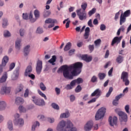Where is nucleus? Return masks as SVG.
<instances>
[{
  "mask_svg": "<svg viewBox=\"0 0 131 131\" xmlns=\"http://www.w3.org/2000/svg\"><path fill=\"white\" fill-rule=\"evenodd\" d=\"M82 68V63L78 62L70 66H62L61 68L58 69V73L62 71L64 78L72 80L74 76H77L78 74H80Z\"/></svg>",
  "mask_w": 131,
  "mask_h": 131,
  "instance_id": "1",
  "label": "nucleus"
},
{
  "mask_svg": "<svg viewBox=\"0 0 131 131\" xmlns=\"http://www.w3.org/2000/svg\"><path fill=\"white\" fill-rule=\"evenodd\" d=\"M105 113H106L105 108L101 107L98 110L95 115V120H100V119H102V118L105 116Z\"/></svg>",
  "mask_w": 131,
  "mask_h": 131,
  "instance_id": "2",
  "label": "nucleus"
},
{
  "mask_svg": "<svg viewBox=\"0 0 131 131\" xmlns=\"http://www.w3.org/2000/svg\"><path fill=\"white\" fill-rule=\"evenodd\" d=\"M105 113H106L105 108L101 107L98 110L95 115V120H100V119H102V118L105 116Z\"/></svg>",
  "mask_w": 131,
  "mask_h": 131,
  "instance_id": "3",
  "label": "nucleus"
},
{
  "mask_svg": "<svg viewBox=\"0 0 131 131\" xmlns=\"http://www.w3.org/2000/svg\"><path fill=\"white\" fill-rule=\"evenodd\" d=\"M34 15L35 16V18H33V15L32 12H30L29 13V20L31 23H34L38 18L40 17L39 11L38 10H35L34 11Z\"/></svg>",
  "mask_w": 131,
  "mask_h": 131,
  "instance_id": "4",
  "label": "nucleus"
},
{
  "mask_svg": "<svg viewBox=\"0 0 131 131\" xmlns=\"http://www.w3.org/2000/svg\"><path fill=\"white\" fill-rule=\"evenodd\" d=\"M32 101L35 105H37L38 106H45L46 105V102H45L43 99H39L36 96H32Z\"/></svg>",
  "mask_w": 131,
  "mask_h": 131,
  "instance_id": "5",
  "label": "nucleus"
},
{
  "mask_svg": "<svg viewBox=\"0 0 131 131\" xmlns=\"http://www.w3.org/2000/svg\"><path fill=\"white\" fill-rule=\"evenodd\" d=\"M121 79H122L123 82H124L125 85L129 84V80H128V73L126 72H123L121 75Z\"/></svg>",
  "mask_w": 131,
  "mask_h": 131,
  "instance_id": "6",
  "label": "nucleus"
},
{
  "mask_svg": "<svg viewBox=\"0 0 131 131\" xmlns=\"http://www.w3.org/2000/svg\"><path fill=\"white\" fill-rule=\"evenodd\" d=\"M76 12L78 17H79V19L81 21H83V20H86V18H88L86 16V11H83L82 10H77Z\"/></svg>",
  "mask_w": 131,
  "mask_h": 131,
  "instance_id": "7",
  "label": "nucleus"
},
{
  "mask_svg": "<svg viewBox=\"0 0 131 131\" xmlns=\"http://www.w3.org/2000/svg\"><path fill=\"white\" fill-rule=\"evenodd\" d=\"M8 62L9 57H8L7 56H4L2 59V64H0V75L3 73L4 67H6V65H7V63H8Z\"/></svg>",
  "mask_w": 131,
  "mask_h": 131,
  "instance_id": "8",
  "label": "nucleus"
},
{
  "mask_svg": "<svg viewBox=\"0 0 131 131\" xmlns=\"http://www.w3.org/2000/svg\"><path fill=\"white\" fill-rule=\"evenodd\" d=\"M1 95H10L11 93L10 87L7 86V85L2 86L0 92Z\"/></svg>",
  "mask_w": 131,
  "mask_h": 131,
  "instance_id": "9",
  "label": "nucleus"
},
{
  "mask_svg": "<svg viewBox=\"0 0 131 131\" xmlns=\"http://www.w3.org/2000/svg\"><path fill=\"white\" fill-rule=\"evenodd\" d=\"M42 70V61L38 60L37 61L36 66V71L37 74H40L41 71Z\"/></svg>",
  "mask_w": 131,
  "mask_h": 131,
  "instance_id": "10",
  "label": "nucleus"
},
{
  "mask_svg": "<svg viewBox=\"0 0 131 131\" xmlns=\"http://www.w3.org/2000/svg\"><path fill=\"white\" fill-rule=\"evenodd\" d=\"M118 114L121 121H124V122H127V115L125 113L120 111L118 112Z\"/></svg>",
  "mask_w": 131,
  "mask_h": 131,
  "instance_id": "11",
  "label": "nucleus"
},
{
  "mask_svg": "<svg viewBox=\"0 0 131 131\" xmlns=\"http://www.w3.org/2000/svg\"><path fill=\"white\" fill-rule=\"evenodd\" d=\"M14 124L16 126H18V127H22L24 125V120L22 118L14 119Z\"/></svg>",
  "mask_w": 131,
  "mask_h": 131,
  "instance_id": "12",
  "label": "nucleus"
},
{
  "mask_svg": "<svg viewBox=\"0 0 131 131\" xmlns=\"http://www.w3.org/2000/svg\"><path fill=\"white\" fill-rule=\"evenodd\" d=\"M66 126V121L61 120L57 125L56 127V130L62 131L64 130V127Z\"/></svg>",
  "mask_w": 131,
  "mask_h": 131,
  "instance_id": "13",
  "label": "nucleus"
},
{
  "mask_svg": "<svg viewBox=\"0 0 131 131\" xmlns=\"http://www.w3.org/2000/svg\"><path fill=\"white\" fill-rule=\"evenodd\" d=\"M91 97H96L98 99V98H100L102 96V91L100 89H97L91 94Z\"/></svg>",
  "mask_w": 131,
  "mask_h": 131,
  "instance_id": "14",
  "label": "nucleus"
},
{
  "mask_svg": "<svg viewBox=\"0 0 131 131\" xmlns=\"http://www.w3.org/2000/svg\"><path fill=\"white\" fill-rule=\"evenodd\" d=\"M94 126V122L93 121L90 120L86 123L84 125V130L85 131H90L92 129V127Z\"/></svg>",
  "mask_w": 131,
  "mask_h": 131,
  "instance_id": "15",
  "label": "nucleus"
},
{
  "mask_svg": "<svg viewBox=\"0 0 131 131\" xmlns=\"http://www.w3.org/2000/svg\"><path fill=\"white\" fill-rule=\"evenodd\" d=\"M108 122L111 126H113L117 123V117H114V118H112V117H110L108 118Z\"/></svg>",
  "mask_w": 131,
  "mask_h": 131,
  "instance_id": "16",
  "label": "nucleus"
},
{
  "mask_svg": "<svg viewBox=\"0 0 131 131\" xmlns=\"http://www.w3.org/2000/svg\"><path fill=\"white\" fill-rule=\"evenodd\" d=\"M122 38V36L115 37L112 41L111 46H114V45H115V43H116L117 45H118V43L120 42Z\"/></svg>",
  "mask_w": 131,
  "mask_h": 131,
  "instance_id": "17",
  "label": "nucleus"
},
{
  "mask_svg": "<svg viewBox=\"0 0 131 131\" xmlns=\"http://www.w3.org/2000/svg\"><path fill=\"white\" fill-rule=\"evenodd\" d=\"M76 83V82L75 81V80H72L70 84H68L66 85L65 87L66 90H67L68 91L69 90H72L73 89V87L75 86V84Z\"/></svg>",
  "mask_w": 131,
  "mask_h": 131,
  "instance_id": "18",
  "label": "nucleus"
},
{
  "mask_svg": "<svg viewBox=\"0 0 131 131\" xmlns=\"http://www.w3.org/2000/svg\"><path fill=\"white\" fill-rule=\"evenodd\" d=\"M24 103V99L20 97H17L15 99L14 104L15 105H21V104H23Z\"/></svg>",
  "mask_w": 131,
  "mask_h": 131,
  "instance_id": "19",
  "label": "nucleus"
},
{
  "mask_svg": "<svg viewBox=\"0 0 131 131\" xmlns=\"http://www.w3.org/2000/svg\"><path fill=\"white\" fill-rule=\"evenodd\" d=\"M81 58L84 61H85L87 63H89V62H91L92 60L93 59V57L92 56H89L88 55H83L81 56Z\"/></svg>",
  "mask_w": 131,
  "mask_h": 131,
  "instance_id": "20",
  "label": "nucleus"
},
{
  "mask_svg": "<svg viewBox=\"0 0 131 131\" xmlns=\"http://www.w3.org/2000/svg\"><path fill=\"white\" fill-rule=\"evenodd\" d=\"M21 41H22L21 38H17L15 41V49L18 50V51L20 50V49H21Z\"/></svg>",
  "mask_w": 131,
  "mask_h": 131,
  "instance_id": "21",
  "label": "nucleus"
},
{
  "mask_svg": "<svg viewBox=\"0 0 131 131\" xmlns=\"http://www.w3.org/2000/svg\"><path fill=\"white\" fill-rule=\"evenodd\" d=\"M90 32H91V29L90 27H86L85 29V33L83 35L84 39H88V38H89V36H90Z\"/></svg>",
  "mask_w": 131,
  "mask_h": 131,
  "instance_id": "22",
  "label": "nucleus"
},
{
  "mask_svg": "<svg viewBox=\"0 0 131 131\" xmlns=\"http://www.w3.org/2000/svg\"><path fill=\"white\" fill-rule=\"evenodd\" d=\"M7 108V102L5 101H0V111H4Z\"/></svg>",
  "mask_w": 131,
  "mask_h": 131,
  "instance_id": "23",
  "label": "nucleus"
},
{
  "mask_svg": "<svg viewBox=\"0 0 131 131\" xmlns=\"http://www.w3.org/2000/svg\"><path fill=\"white\" fill-rule=\"evenodd\" d=\"M32 72V67L31 66H29L27 67V69H26L25 72V76H28L30 73Z\"/></svg>",
  "mask_w": 131,
  "mask_h": 131,
  "instance_id": "24",
  "label": "nucleus"
},
{
  "mask_svg": "<svg viewBox=\"0 0 131 131\" xmlns=\"http://www.w3.org/2000/svg\"><path fill=\"white\" fill-rule=\"evenodd\" d=\"M19 77V71L16 70L14 72L13 75L11 77L12 80H16Z\"/></svg>",
  "mask_w": 131,
  "mask_h": 131,
  "instance_id": "25",
  "label": "nucleus"
},
{
  "mask_svg": "<svg viewBox=\"0 0 131 131\" xmlns=\"http://www.w3.org/2000/svg\"><path fill=\"white\" fill-rule=\"evenodd\" d=\"M23 89H24V86L23 85L21 84L18 85L15 90V94H18V93L23 92Z\"/></svg>",
  "mask_w": 131,
  "mask_h": 131,
  "instance_id": "26",
  "label": "nucleus"
},
{
  "mask_svg": "<svg viewBox=\"0 0 131 131\" xmlns=\"http://www.w3.org/2000/svg\"><path fill=\"white\" fill-rule=\"evenodd\" d=\"M66 128H72L73 127H74L73 126V123H72V122L71 121L69 120H68L66 122Z\"/></svg>",
  "mask_w": 131,
  "mask_h": 131,
  "instance_id": "27",
  "label": "nucleus"
},
{
  "mask_svg": "<svg viewBox=\"0 0 131 131\" xmlns=\"http://www.w3.org/2000/svg\"><path fill=\"white\" fill-rule=\"evenodd\" d=\"M7 78H8V74L7 72H5L0 78V83H3V82H5L7 81Z\"/></svg>",
  "mask_w": 131,
  "mask_h": 131,
  "instance_id": "28",
  "label": "nucleus"
},
{
  "mask_svg": "<svg viewBox=\"0 0 131 131\" xmlns=\"http://www.w3.org/2000/svg\"><path fill=\"white\" fill-rule=\"evenodd\" d=\"M126 21V17L125 16H124L122 15V13H121L120 16V25H122L123 23H125Z\"/></svg>",
  "mask_w": 131,
  "mask_h": 131,
  "instance_id": "29",
  "label": "nucleus"
},
{
  "mask_svg": "<svg viewBox=\"0 0 131 131\" xmlns=\"http://www.w3.org/2000/svg\"><path fill=\"white\" fill-rule=\"evenodd\" d=\"M7 127L8 129L10 131H12L13 130V129H14L13 126V121L12 120L8 121L7 123Z\"/></svg>",
  "mask_w": 131,
  "mask_h": 131,
  "instance_id": "30",
  "label": "nucleus"
},
{
  "mask_svg": "<svg viewBox=\"0 0 131 131\" xmlns=\"http://www.w3.org/2000/svg\"><path fill=\"white\" fill-rule=\"evenodd\" d=\"M123 56L121 55H118L116 59V61L118 64H121L123 62Z\"/></svg>",
  "mask_w": 131,
  "mask_h": 131,
  "instance_id": "31",
  "label": "nucleus"
},
{
  "mask_svg": "<svg viewBox=\"0 0 131 131\" xmlns=\"http://www.w3.org/2000/svg\"><path fill=\"white\" fill-rule=\"evenodd\" d=\"M57 59V57L55 55L52 56V57L51 59H50L48 62L49 63H50V64H52V65H55V62H56V60Z\"/></svg>",
  "mask_w": 131,
  "mask_h": 131,
  "instance_id": "32",
  "label": "nucleus"
},
{
  "mask_svg": "<svg viewBox=\"0 0 131 131\" xmlns=\"http://www.w3.org/2000/svg\"><path fill=\"white\" fill-rule=\"evenodd\" d=\"M30 48V46L27 45L25 47L24 49V56H28V54H29V48Z\"/></svg>",
  "mask_w": 131,
  "mask_h": 131,
  "instance_id": "33",
  "label": "nucleus"
},
{
  "mask_svg": "<svg viewBox=\"0 0 131 131\" xmlns=\"http://www.w3.org/2000/svg\"><path fill=\"white\" fill-rule=\"evenodd\" d=\"M81 7V8L78 9V10L83 11L84 12H85V10H86V8L88 7V4L82 3Z\"/></svg>",
  "mask_w": 131,
  "mask_h": 131,
  "instance_id": "34",
  "label": "nucleus"
},
{
  "mask_svg": "<svg viewBox=\"0 0 131 131\" xmlns=\"http://www.w3.org/2000/svg\"><path fill=\"white\" fill-rule=\"evenodd\" d=\"M71 46H72L71 42H68L64 47V51L65 52L67 51H69V50L71 49Z\"/></svg>",
  "mask_w": 131,
  "mask_h": 131,
  "instance_id": "35",
  "label": "nucleus"
},
{
  "mask_svg": "<svg viewBox=\"0 0 131 131\" xmlns=\"http://www.w3.org/2000/svg\"><path fill=\"white\" fill-rule=\"evenodd\" d=\"M39 125H40L39 122L36 121V122H34V123L32 126V130H33V131L35 130V128H36V127H37V126H39Z\"/></svg>",
  "mask_w": 131,
  "mask_h": 131,
  "instance_id": "36",
  "label": "nucleus"
},
{
  "mask_svg": "<svg viewBox=\"0 0 131 131\" xmlns=\"http://www.w3.org/2000/svg\"><path fill=\"white\" fill-rule=\"evenodd\" d=\"M69 116H70V114L68 112H67L61 114L60 117V118H68Z\"/></svg>",
  "mask_w": 131,
  "mask_h": 131,
  "instance_id": "37",
  "label": "nucleus"
},
{
  "mask_svg": "<svg viewBox=\"0 0 131 131\" xmlns=\"http://www.w3.org/2000/svg\"><path fill=\"white\" fill-rule=\"evenodd\" d=\"M98 77L100 80H103L106 77V74L99 73L98 74Z\"/></svg>",
  "mask_w": 131,
  "mask_h": 131,
  "instance_id": "38",
  "label": "nucleus"
},
{
  "mask_svg": "<svg viewBox=\"0 0 131 131\" xmlns=\"http://www.w3.org/2000/svg\"><path fill=\"white\" fill-rule=\"evenodd\" d=\"M56 20L52 18H48L45 20V24H50L51 23H55Z\"/></svg>",
  "mask_w": 131,
  "mask_h": 131,
  "instance_id": "39",
  "label": "nucleus"
},
{
  "mask_svg": "<svg viewBox=\"0 0 131 131\" xmlns=\"http://www.w3.org/2000/svg\"><path fill=\"white\" fill-rule=\"evenodd\" d=\"M122 15L126 18V17H129L130 16V10H127L122 13Z\"/></svg>",
  "mask_w": 131,
  "mask_h": 131,
  "instance_id": "40",
  "label": "nucleus"
},
{
  "mask_svg": "<svg viewBox=\"0 0 131 131\" xmlns=\"http://www.w3.org/2000/svg\"><path fill=\"white\" fill-rule=\"evenodd\" d=\"M96 8H93L91 10H90L88 12V15L89 17H91L92 15H94V14L96 13Z\"/></svg>",
  "mask_w": 131,
  "mask_h": 131,
  "instance_id": "41",
  "label": "nucleus"
},
{
  "mask_svg": "<svg viewBox=\"0 0 131 131\" xmlns=\"http://www.w3.org/2000/svg\"><path fill=\"white\" fill-rule=\"evenodd\" d=\"M112 92H113V88L110 87L109 88L108 92L106 94V98H109V97L110 96V95H111V93H112Z\"/></svg>",
  "mask_w": 131,
  "mask_h": 131,
  "instance_id": "42",
  "label": "nucleus"
},
{
  "mask_svg": "<svg viewBox=\"0 0 131 131\" xmlns=\"http://www.w3.org/2000/svg\"><path fill=\"white\" fill-rule=\"evenodd\" d=\"M40 89L41 90V91H46L47 90V87L45 85V84L43 82H41L39 85Z\"/></svg>",
  "mask_w": 131,
  "mask_h": 131,
  "instance_id": "43",
  "label": "nucleus"
},
{
  "mask_svg": "<svg viewBox=\"0 0 131 131\" xmlns=\"http://www.w3.org/2000/svg\"><path fill=\"white\" fill-rule=\"evenodd\" d=\"M76 81V83L77 84H80V83H82L83 82V80L81 78H78L77 79H75Z\"/></svg>",
  "mask_w": 131,
  "mask_h": 131,
  "instance_id": "44",
  "label": "nucleus"
},
{
  "mask_svg": "<svg viewBox=\"0 0 131 131\" xmlns=\"http://www.w3.org/2000/svg\"><path fill=\"white\" fill-rule=\"evenodd\" d=\"M38 93L39 95H40V96L44 98L45 100H47L48 98H47V96H46V94H43V93H42L40 90H38Z\"/></svg>",
  "mask_w": 131,
  "mask_h": 131,
  "instance_id": "45",
  "label": "nucleus"
},
{
  "mask_svg": "<svg viewBox=\"0 0 131 131\" xmlns=\"http://www.w3.org/2000/svg\"><path fill=\"white\" fill-rule=\"evenodd\" d=\"M15 66H16V63L15 62H12L9 65V69L8 71H12L13 68H15Z\"/></svg>",
  "mask_w": 131,
  "mask_h": 131,
  "instance_id": "46",
  "label": "nucleus"
},
{
  "mask_svg": "<svg viewBox=\"0 0 131 131\" xmlns=\"http://www.w3.org/2000/svg\"><path fill=\"white\" fill-rule=\"evenodd\" d=\"M20 112H23L24 113H25V112H26V111H27V110L23 106H20L18 108Z\"/></svg>",
  "mask_w": 131,
  "mask_h": 131,
  "instance_id": "47",
  "label": "nucleus"
},
{
  "mask_svg": "<svg viewBox=\"0 0 131 131\" xmlns=\"http://www.w3.org/2000/svg\"><path fill=\"white\" fill-rule=\"evenodd\" d=\"M4 37H9L11 36V33L9 31H5L4 33Z\"/></svg>",
  "mask_w": 131,
  "mask_h": 131,
  "instance_id": "48",
  "label": "nucleus"
},
{
  "mask_svg": "<svg viewBox=\"0 0 131 131\" xmlns=\"http://www.w3.org/2000/svg\"><path fill=\"white\" fill-rule=\"evenodd\" d=\"M23 18L24 20H28L29 19V14L27 13H23Z\"/></svg>",
  "mask_w": 131,
  "mask_h": 131,
  "instance_id": "49",
  "label": "nucleus"
},
{
  "mask_svg": "<svg viewBox=\"0 0 131 131\" xmlns=\"http://www.w3.org/2000/svg\"><path fill=\"white\" fill-rule=\"evenodd\" d=\"M95 45L96 47H99L100 46V45H101V39H98L94 41Z\"/></svg>",
  "mask_w": 131,
  "mask_h": 131,
  "instance_id": "50",
  "label": "nucleus"
},
{
  "mask_svg": "<svg viewBox=\"0 0 131 131\" xmlns=\"http://www.w3.org/2000/svg\"><path fill=\"white\" fill-rule=\"evenodd\" d=\"M51 15V11H46L43 14L44 18H47V17H49Z\"/></svg>",
  "mask_w": 131,
  "mask_h": 131,
  "instance_id": "51",
  "label": "nucleus"
},
{
  "mask_svg": "<svg viewBox=\"0 0 131 131\" xmlns=\"http://www.w3.org/2000/svg\"><path fill=\"white\" fill-rule=\"evenodd\" d=\"M91 82H97V81H98V78H97V77L96 76H93L91 79Z\"/></svg>",
  "mask_w": 131,
  "mask_h": 131,
  "instance_id": "52",
  "label": "nucleus"
},
{
  "mask_svg": "<svg viewBox=\"0 0 131 131\" xmlns=\"http://www.w3.org/2000/svg\"><path fill=\"white\" fill-rule=\"evenodd\" d=\"M36 33L41 34V33H43V30H42V28L38 27L37 29Z\"/></svg>",
  "mask_w": 131,
  "mask_h": 131,
  "instance_id": "53",
  "label": "nucleus"
},
{
  "mask_svg": "<svg viewBox=\"0 0 131 131\" xmlns=\"http://www.w3.org/2000/svg\"><path fill=\"white\" fill-rule=\"evenodd\" d=\"M52 107L53 108H54V109H56V110H59V109H60V107H59V105H58V104H57L55 103H53L52 104Z\"/></svg>",
  "mask_w": 131,
  "mask_h": 131,
  "instance_id": "54",
  "label": "nucleus"
},
{
  "mask_svg": "<svg viewBox=\"0 0 131 131\" xmlns=\"http://www.w3.org/2000/svg\"><path fill=\"white\" fill-rule=\"evenodd\" d=\"M122 97H124V94H120L119 95H117L116 96L115 100L119 101L121 98H122Z\"/></svg>",
  "mask_w": 131,
  "mask_h": 131,
  "instance_id": "55",
  "label": "nucleus"
},
{
  "mask_svg": "<svg viewBox=\"0 0 131 131\" xmlns=\"http://www.w3.org/2000/svg\"><path fill=\"white\" fill-rule=\"evenodd\" d=\"M19 34L20 36H24V34H25V30H24V29H20L19 30Z\"/></svg>",
  "mask_w": 131,
  "mask_h": 131,
  "instance_id": "56",
  "label": "nucleus"
},
{
  "mask_svg": "<svg viewBox=\"0 0 131 131\" xmlns=\"http://www.w3.org/2000/svg\"><path fill=\"white\" fill-rule=\"evenodd\" d=\"M81 86H80L79 85H78V86L75 89V92L76 93H79L81 92Z\"/></svg>",
  "mask_w": 131,
  "mask_h": 131,
  "instance_id": "57",
  "label": "nucleus"
},
{
  "mask_svg": "<svg viewBox=\"0 0 131 131\" xmlns=\"http://www.w3.org/2000/svg\"><path fill=\"white\" fill-rule=\"evenodd\" d=\"M37 118L38 119H39V120L42 121V120H45V116H43V115H39L37 116Z\"/></svg>",
  "mask_w": 131,
  "mask_h": 131,
  "instance_id": "58",
  "label": "nucleus"
},
{
  "mask_svg": "<svg viewBox=\"0 0 131 131\" xmlns=\"http://www.w3.org/2000/svg\"><path fill=\"white\" fill-rule=\"evenodd\" d=\"M8 24H9L8 23V19H4L3 20V27H6V26H8Z\"/></svg>",
  "mask_w": 131,
  "mask_h": 131,
  "instance_id": "59",
  "label": "nucleus"
},
{
  "mask_svg": "<svg viewBox=\"0 0 131 131\" xmlns=\"http://www.w3.org/2000/svg\"><path fill=\"white\" fill-rule=\"evenodd\" d=\"M125 110L126 112V113H128V114H129L130 113L129 112V105H126L125 106Z\"/></svg>",
  "mask_w": 131,
  "mask_h": 131,
  "instance_id": "60",
  "label": "nucleus"
},
{
  "mask_svg": "<svg viewBox=\"0 0 131 131\" xmlns=\"http://www.w3.org/2000/svg\"><path fill=\"white\" fill-rule=\"evenodd\" d=\"M29 95V90L26 89L24 96L25 98H27V97H28Z\"/></svg>",
  "mask_w": 131,
  "mask_h": 131,
  "instance_id": "61",
  "label": "nucleus"
},
{
  "mask_svg": "<svg viewBox=\"0 0 131 131\" xmlns=\"http://www.w3.org/2000/svg\"><path fill=\"white\" fill-rule=\"evenodd\" d=\"M88 25L89 27L93 28L94 27V25H93V22L92 21V19H90L88 22Z\"/></svg>",
  "mask_w": 131,
  "mask_h": 131,
  "instance_id": "62",
  "label": "nucleus"
},
{
  "mask_svg": "<svg viewBox=\"0 0 131 131\" xmlns=\"http://www.w3.org/2000/svg\"><path fill=\"white\" fill-rule=\"evenodd\" d=\"M97 98L94 97L93 99H92L91 100H90L89 101H88V104H91L92 103H95V102H96V101H97Z\"/></svg>",
  "mask_w": 131,
  "mask_h": 131,
  "instance_id": "63",
  "label": "nucleus"
},
{
  "mask_svg": "<svg viewBox=\"0 0 131 131\" xmlns=\"http://www.w3.org/2000/svg\"><path fill=\"white\" fill-rule=\"evenodd\" d=\"M100 30L101 31H104V30H106V26L104 24H102L100 25Z\"/></svg>",
  "mask_w": 131,
  "mask_h": 131,
  "instance_id": "64",
  "label": "nucleus"
}]
</instances>
